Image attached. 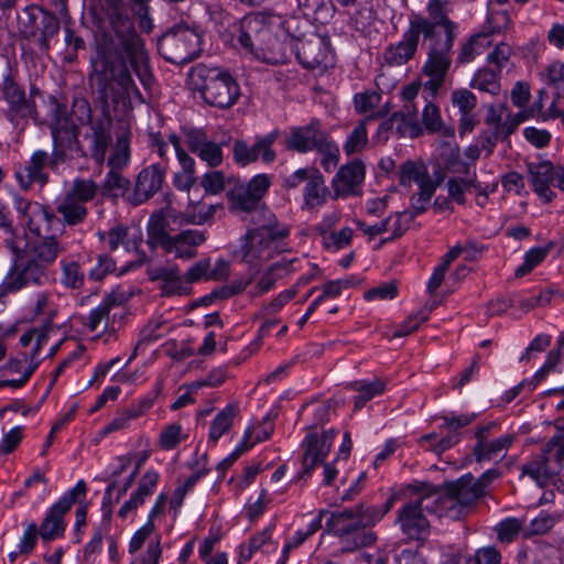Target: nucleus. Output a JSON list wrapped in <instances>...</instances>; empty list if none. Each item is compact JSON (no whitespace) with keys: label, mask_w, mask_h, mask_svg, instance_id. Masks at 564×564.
<instances>
[{"label":"nucleus","mask_w":564,"mask_h":564,"mask_svg":"<svg viewBox=\"0 0 564 564\" xmlns=\"http://www.w3.org/2000/svg\"><path fill=\"white\" fill-rule=\"evenodd\" d=\"M470 486L467 477L445 484L441 489L440 517L454 520L465 517L468 508L476 501V494Z\"/></svg>","instance_id":"16"},{"label":"nucleus","mask_w":564,"mask_h":564,"mask_svg":"<svg viewBox=\"0 0 564 564\" xmlns=\"http://www.w3.org/2000/svg\"><path fill=\"white\" fill-rule=\"evenodd\" d=\"M437 186H438V182H431L429 184L420 186L419 193L412 195V197H411L412 210L409 212V220H413L416 215L426 210V205L431 200L432 196L434 195Z\"/></svg>","instance_id":"52"},{"label":"nucleus","mask_w":564,"mask_h":564,"mask_svg":"<svg viewBox=\"0 0 564 564\" xmlns=\"http://www.w3.org/2000/svg\"><path fill=\"white\" fill-rule=\"evenodd\" d=\"M315 150L322 155L321 164L326 171H332L338 164L339 149L335 142L329 140L327 133L318 142Z\"/></svg>","instance_id":"54"},{"label":"nucleus","mask_w":564,"mask_h":564,"mask_svg":"<svg viewBox=\"0 0 564 564\" xmlns=\"http://www.w3.org/2000/svg\"><path fill=\"white\" fill-rule=\"evenodd\" d=\"M365 176V166L361 161L355 160L341 166L333 181L337 195H347L359 185Z\"/></svg>","instance_id":"32"},{"label":"nucleus","mask_w":564,"mask_h":564,"mask_svg":"<svg viewBox=\"0 0 564 564\" xmlns=\"http://www.w3.org/2000/svg\"><path fill=\"white\" fill-rule=\"evenodd\" d=\"M400 183L402 185L410 184L412 182L420 186L434 182L429 175L424 165H417L414 162L408 161L400 166Z\"/></svg>","instance_id":"48"},{"label":"nucleus","mask_w":564,"mask_h":564,"mask_svg":"<svg viewBox=\"0 0 564 564\" xmlns=\"http://www.w3.org/2000/svg\"><path fill=\"white\" fill-rule=\"evenodd\" d=\"M193 76L203 80L202 96L213 107L230 108L240 96L239 85L227 72L217 68L196 67Z\"/></svg>","instance_id":"8"},{"label":"nucleus","mask_w":564,"mask_h":564,"mask_svg":"<svg viewBox=\"0 0 564 564\" xmlns=\"http://www.w3.org/2000/svg\"><path fill=\"white\" fill-rule=\"evenodd\" d=\"M199 35L184 25H175L158 40V51L167 62L185 64L199 53Z\"/></svg>","instance_id":"10"},{"label":"nucleus","mask_w":564,"mask_h":564,"mask_svg":"<svg viewBox=\"0 0 564 564\" xmlns=\"http://www.w3.org/2000/svg\"><path fill=\"white\" fill-rule=\"evenodd\" d=\"M351 387L358 392V395L355 398V410H360L368 401L384 391L386 382L376 379L371 382H355Z\"/></svg>","instance_id":"49"},{"label":"nucleus","mask_w":564,"mask_h":564,"mask_svg":"<svg viewBox=\"0 0 564 564\" xmlns=\"http://www.w3.org/2000/svg\"><path fill=\"white\" fill-rule=\"evenodd\" d=\"M550 248L539 247L530 249L524 256V262L516 270L514 275L517 278H522L531 270L536 267L540 262L544 260L546 254L549 253Z\"/></svg>","instance_id":"61"},{"label":"nucleus","mask_w":564,"mask_h":564,"mask_svg":"<svg viewBox=\"0 0 564 564\" xmlns=\"http://www.w3.org/2000/svg\"><path fill=\"white\" fill-rule=\"evenodd\" d=\"M427 41V58L422 67V73L429 77L425 87L436 94L443 86L452 66V48L455 40L434 39Z\"/></svg>","instance_id":"14"},{"label":"nucleus","mask_w":564,"mask_h":564,"mask_svg":"<svg viewBox=\"0 0 564 564\" xmlns=\"http://www.w3.org/2000/svg\"><path fill=\"white\" fill-rule=\"evenodd\" d=\"M500 28H491L488 26L485 31L480 32L477 35L471 36L460 48L459 55H458V62L459 63H469L474 59L476 55V45L480 44L481 46L489 45V42L480 43L481 40L486 41L490 34L498 32Z\"/></svg>","instance_id":"55"},{"label":"nucleus","mask_w":564,"mask_h":564,"mask_svg":"<svg viewBox=\"0 0 564 564\" xmlns=\"http://www.w3.org/2000/svg\"><path fill=\"white\" fill-rule=\"evenodd\" d=\"M29 19L36 30L50 39L54 37L59 31L58 19L46 11H40L39 14L30 13Z\"/></svg>","instance_id":"56"},{"label":"nucleus","mask_w":564,"mask_h":564,"mask_svg":"<svg viewBox=\"0 0 564 564\" xmlns=\"http://www.w3.org/2000/svg\"><path fill=\"white\" fill-rule=\"evenodd\" d=\"M53 151L50 154L51 171H57L59 165L66 163L68 159V150L78 141L77 127L65 122H58L52 129Z\"/></svg>","instance_id":"23"},{"label":"nucleus","mask_w":564,"mask_h":564,"mask_svg":"<svg viewBox=\"0 0 564 564\" xmlns=\"http://www.w3.org/2000/svg\"><path fill=\"white\" fill-rule=\"evenodd\" d=\"M227 195L234 212L252 213L253 215L259 209L260 200L245 185L235 186Z\"/></svg>","instance_id":"41"},{"label":"nucleus","mask_w":564,"mask_h":564,"mask_svg":"<svg viewBox=\"0 0 564 564\" xmlns=\"http://www.w3.org/2000/svg\"><path fill=\"white\" fill-rule=\"evenodd\" d=\"M110 108L107 105L100 106L101 115L89 121V129L84 134L86 149L82 150L83 156L91 159L99 166H102L107 161V151L112 141Z\"/></svg>","instance_id":"13"},{"label":"nucleus","mask_w":564,"mask_h":564,"mask_svg":"<svg viewBox=\"0 0 564 564\" xmlns=\"http://www.w3.org/2000/svg\"><path fill=\"white\" fill-rule=\"evenodd\" d=\"M57 213L62 216L63 221L68 226H76L86 219L88 210L86 206L64 196L63 200L56 207Z\"/></svg>","instance_id":"42"},{"label":"nucleus","mask_w":564,"mask_h":564,"mask_svg":"<svg viewBox=\"0 0 564 564\" xmlns=\"http://www.w3.org/2000/svg\"><path fill=\"white\" fill-rule=\"evenodd\" d=\"M115 37L105 40L99 45L97 56L91 61L93 70L89 75L90 86L97 95V101L100 106L117 107V105L132 97L141 98L139 89L135 87L131 74L128 69L126 58H128L139 80L144 87L152 82V74L149 66V59L144 51L142 41L140 46L144 56V63L148 70L147 80H142L137 72V65L121 44L117 33Z\"/></svg>","instance_id":"1"},{"label":"nucleus","mask_w":564,"mask_h":564,"mask_svg":"<svg viewBox=\"0 0 564 564\" xmlns=\"http://www.w3.org/2000/svg\"><path fill=\"white\" fill-rule=\"evenodd\" d=\"M421 34L409 23V28L403 33L402 40L395 44L389 45L383 57L387 64L391 66H401L412 59L417 51Z\"/></svg>","instance_id":"25"},{"label":"nucleus","mask_w":564,"mask_h":564,"mask_svg":"<svg viewBox=\"0 0 564 564\" xmlns=\"http://www.w3.org/2000/svg\"><path fill=\"white\" fill-rule=\"evenodd\" d=\"M59 282L66 289L82 288L85 282V273L80 264L75 260H62Z\"/></svg>","instance_id":"46"},{"label":"nucleus","mask_w":564,"mask_h":564,"mask_svg":"<svg viewBox=\"0 0 564 564\" xmlns=\"http://www.w3.org/2000/svg\"><path fill=\"white\" fill-rule=\"evenodd\" d=\"M528 170L534 192L543 202H551L554 193L551 191L550 184L553 185L555 174L552 163L549 161L530 163Z\"/></svg>","instance_id":"30"},{"label":"nucleus","mask_w":564,"mask_h":564,"mask_svg":"<svg viewBox=\"0 0 564 564\" xmlns=\"http://www.w3.org/2000/svg\"><path fill=\"white\" fill-rule=\"evenodd\" d=\"M398 522L403 533L410 539L421 540L429 534L430 523L420 507H416L413 501L399 510Z\"/></svg>","instance_id":"27"},{"label":"nucleus","mask_w":564,"mask_h":564,"mask_svg":"<svg viewBox=\"0 0 564 564\" xmlns=\"http://www.w3.org/2000/svg\"><path fill=\"white\" fill-rule=\"evenodd\" d=\"M513 440L514 437L512 435L506 434L496 440L476 442L473 448L476 462H490L498 457H505L507 451L512 445Z\"/></svg>","instance_id":"34"},{"label":"nucleus","mask_w":564,"mask_h":564,"mask_svg":"<svg viewBox=\"0 0 564 564\" xmlns=\"http://www.w3.org/2000/svg\"><path fill=\"white\" fill-rule=\"evenodd\" d=\"M380 101H381V95L373 90L358 93L354 97L355 108L358 113H362V115L368 113V116H369L372 113L381 112L382 115L379 118H381L386 115V111H382V110L376 111Z\"/></svg>","instance_id":"53"},{"label":"nucleus","mask_w":564,"mask_h":564,"mask_svg":"<svg viewBox=\"0 0 564 564\" xmlns=\"http://www.w3.org/2000/svg\"><path fill=\"white\" fill-rule=\"evenodd\" d=\"M238 412V405L230 403L216 415L209 430V440L212 442L216 443L225 433L230 430L234 419L237 416Z\"/></svg>","instance_id":"43"},{"label":"nucleus","mask_w":564,"mask_h":564,"mask_svg":"<svg viewBox=\"0 0 564 564\" xmlns=\"http://www.w3.org/2000/svg\"><path fill=\"white\" fill-rule=\"evenodd\" d=\"M65 251L59 240H34L19 251L11 250L13 264L4 278L6 290L18 292L25 288L44 285L50 276L47 268Z\"/></svg>","instance_id":"2"},{"label":"nucleus","mask_w":564,"mask_h":564,"mask_svg":"<svg viewBox=\"0 0 564 564\" xmlns=\"http://www.w3.org/2000/svg\"><path fill=\"white\" fill-rule=\"evenodd\" d=\"M555 522V517L541 512L538 517L532 519L527 527H524L523 534L524 536L544 534L554 527Z\"/></svg>","instance_id":"64"},{"label":"nucleus","mask_w":564,"mask_h":564,"mask_svg":"<svg viewBox=\"0 0 564 564\" xmlns=\"http://www.w3.org/2000/svg\"><path fill=\"white\" fill-rule=\"evenodd\" d=\"M325 133L321 129V121L313 119L304 127L292 129L286 140V147L301 153L308 152L317 147Z\"/></svg>","instance_id":"29"},{"label":"nucleus","mask_w":564,"mask_h":564,"mask_svg":"<svg viewBox=\"0 0 564 564\" xmlns=\"http://www.w3.org/2000/svg\"><path fill=\"white\" fill-rule=\"evenodd\" d=\"M296 4L304 17L321 24L327 23L335 12L330 0H296Z\"/></svg>","instance_id":"39"},{"label":"nucleus","mask_w":564,"mask_h":564,"mask_svg":"<svg viewBox=\"0 0 564 564\" xmlns=\"http://www.w3.org/2000/svg\"><path fill=\"white\" fill-rule=\"evenodd\" d=\"M446 6V0H430L426 8L429 17L415 15L409 23L424 40H455L457 25L448 18Z\"/></svg>","instance_id":"12"},{"label":"nucleus","mask_w":564,"mask_h":564,"mask_svg":"<svg viewBox=\"0 0 564 564\" xmlns=\"http://www.w3.org/2000/svg\"><path fill=\"white\" fill-rule=\"evenodd\" d=\"M297 262H300L297 259H282L281 261L271 264L260 276L256 284L254 291L250 292L251 295L259 296L270 291L276 280L296 270L294 264Z\"/></svg>","instance_id":"35"},{"label":"nucleus","mask_w":564,"mask_h":564,"mask_svg":"<svg viewBox=\"0 0 564 564\" xmlns=\"http://www.w3.org/2000/svg\"><path fill=\"white\" fill-rule=\"evenodd\" d=\"M471 87L481 91L497 94L499 84L497 80V72L495 69H479L473 80Z\"/></svg>","instance_id":"60"},{"label":"nucleus","mask_w":564,"mask_h":564,"mask_svg":"<svg viewBox=\"0 0 564 564\" xmlns=\"http://www.w3.org/2000/svg\"><path fill=\"white\" fill-rule=\"evenodd\" d=\"M381 518L382 512L379 508L358 505L352 509L332 512L326 521V528L341 539L345 551L352 552L376 541L375 533L368 527Z\"/></svg>","instance_id":"3"},{"label":"nucleus","mask_w":564,"mask_h":564,"mask_svg":"<svg viewBox=\"0 0 564 564\" xmlns=\"http://www.w3.org/2000/svg\"><path fill=\"white\" fill-rule=\"evenodd\" d=\"M417 115L419 107L415 101H404L402 109L393 113V119H399L397 132L400 137L415 139L423 135Z\"/></svg>","instance_id":"33"},{"label":"nucleus","mask_w":564,"mask_h":564,"mask_svg":"<svg viewBox=\"0 0 564 564\" xmlns=\"http://www.w3.org/2000/svg\"><path fill=\"white\" fill-rule=\"evenodd\" d=\"M141 241L140 232L135 230L133 234H130L129 229L122 225L111 228L108 232V245L111 250H117L119 246H124L127 250L131 248L137 249Z\"/></svg>","instance_id":"44"},{"label":"nucleus","mask_w":564,"mask_h":564,"mask_svg":"<svg viewBox=\"0 0 564 564\" xmlns=\"http://www.w3.org/2000/svg\"><path fill=\"white\" fill-rule=\"evenodd\" d=\"M106 3V15L111 30L115 31L127 52L137 65V72L142 80H147L148 70L144 56L140 46V37L137 34L133 23L126 10L123 0H104Z\"/></svg>","instance_id":"7"},{"label":"nucleus","mask_w":564,"mask_h":564,"mask_svg":"<svg viewBox=\"0 0 564 564\" xmlns=\"http://www.w3.org/2000/svg\"><path fill=\"white\" fill-rule=\"evenodd\" d=\"M349 7L355 8V12H349L356 30H362L370 25L373 21V10L367 0H358L350 3Z\"/></svg>","instance_id":"58"},{"label":"nucleus","mask_w":564,"mask_h":564,"mask_svg":"<svg viewBox=\"0 0 564 564\" xmlns=\"http://www.w3.org/2000/svg\"><path fill=\"white\" fill-rule=\"evenodd\" d=\"M564 460V438L553 436L530 462L522 465V475L530 476L543 487L552 482L560 475Z\"/></svg>","instance_id":"9"},{"label":"nucleus","mask_w":564,"mask_h":564,"mask_svg":"<svg viewBox=\"0 0 564 564\" xmlns=\"http://www.w3.org/2000/svg\"><path fill=\"white\" fill-rule=\"evenodd\" d=\"M0 228L3 229V241L10 250L19 251L26 246V235H18L12 226V220L3 206H0Z\"/></svg>","instance_id":"51"},{"label":"nucleus","mask_w":564,"mask_h":564,"mask_svg":"<svg viewBox=\"0 0 564 564\" xmlns=\"http://www.w3.org/2000/svg\"><path fill=\"white\" fill-rule=\"evenodd\" d=\"M0 94L8 105L6 117L15 127L23 126L29 119L37 121L39 113L35 99L41 96L39 88L31 87L28 93L23 84L8 74L0 82Z\"/></svg>","instance_id":"6"},{"label":"nucleus","mask_w":564,"mask_h":564,"mask_svg":"<svg viewBox=\"0 0 564 564\" xmlns=\"http://www.w3.org/2000/svg\"><path fill=\"white\" fill-rule=\"evenodd\" d=\"M175 217L171 212H156L151 215L148 223V243L154 249L156 247H166L173 236L170 235L171 220Z\"/></svg>","instance_id":"31"},{"label":"nucleus","mask_w":564,"mask_h":564,"mask_svg":"<svg viewBox=\"0 0 564 564\" xmlns=\"http://www.w3.org/2000/svg\"><path fill=\"white\" fill-rule=\"evenodd\" d=\"M48 171H51L50 154L44 150H36L30 160L15 172V177L23 189H29L34 184L43 187L48 183Z\"/></svg>","instance_id":"20"},{"label":"nucleus","mask_w":564,"mask_h":564,"mask_svg":"<svg viewBox=\"0 0 564 564\" xmlns=\"http://www.w3.org/2000/svg\"><path fill=\"white\" fill-rule=\"evenodd\" d=\"M205 240L203 231L187 229L174 235L163 250L176 259L191 260L197 256V247Z\"/></svg>","instance_id":"26"},{"label":"nucleus","mask_w":564,"mask_h":564,"mask_svg":"<svg viewBox=\"0 0 564 564\" xmlns=\"http://www.w3.org/2000/svg\"><path fill=\"white\" fill-rule=\"evenodd\" d=\"M251 221L258 226L253 230L265 232L267 237L274 241L289 236V228L281 225L276 216L265 208L256 210L251 217Z\"/></svg>","instance_id":"37"},{"label":"nucleus","mask_w":564,"mask_h":564,"mask_svg":"<svg viewBox=\"0 0 564 564\" xmlns=\"http://www.w3.org/2000/svg\"><path fill=\"white\" fill-rule=\"evenodd\" d=\"M420 123L423 128V132L440 133L445 138L454 137V128L444 123L440 108L431 101L424 100L422 120Z\"/></svg>","instance_id":"38"},{"label":"nucleus","mask_w":564,"mask_h":564,"mask_svg":"<svg viewBox=\"0 0 564 564\" xmlns=\"http://www.w3.org/2000/svg\"><path fill=\"white\" fill-rule=\"evenodd\" d=\"M440 500H441V489H435L430 486H424V490L421 497L413 501L416 507H420V510L424 513V511L429 513H434L440 517Z\"/></svg>","instance_id":"59"},{"label":"nucleus","mask_w":564,"mask_h":564,"mask_svg":"<svg viewBox=\"0 0 564 564\" xmlns=\"http://www.w3.org/2000/svg\"><path fill=\"white\" fill-rule=\"evenodd\" d=\"M334 436V430L326 431L322 435L308 433L305 436L303 441L302 477L311 475L315 466L324 462L330 451Z\"/></svg>","instance_id":"21"},{"label":"nucleus","mask_w":564,"mask_h":564,"mask_svg":"<svg viewBox=\"0 0 564 564\" xmlns=\"http://www.w3.org/2000/svg\"><path fill=\"white\" fill-rule=\"evenodd\" d=\"M98 189L99 186L95 181L90 178H76L65 195L85 205L96 197Z\"/></svg>","instance_id":"50"},{"label":"nucleus","mask_w":564,"mask_h":564,"mask_svg":"<svg viewBox=\"0 0 564 564\" xmlns=\"http://www.w3.org/2000/svg\"><path fill=\"white\" fill-rule=\"evenodd\" d=\"M381 115V112L369 115L356 124L344 144L346 154L359 153L366 148L368 144L367 122L379 118Z\"/></svg>","instance_id":"40"},{"label":"nucleus","mask_w":564,"mask_h":564,"mask_svg":"<svg viewBox=\"0 0 564 564\" xmlns=\"http://www.w3.org/2000/svg\"><path fill=\"white\" fill-rule=\"evenodd\" d=\"M527 118L528 116L523 111L518 112L514 116H509L508 119L503 122L501 121V118L498 117L496 120L495 139H507Z\"/></svg>","instance_id":"62"},{"label":"nucleus","mask_w":564,"mask_h":564,"mask_svg":"<svg viewBox=\"0 0 564 564\" xmlns=\"http://www.w3.org/2000/svg\"><path fill=\"white\" fill-rule=\"evenodd\" d=\"M271 544V531L269 529H265L259 534L252 536L249 540L248 545L240 546L239 564H245L246 562L250 561L254 552Z\"/></svg>","instance_id":"57"},{"label":"nucleus","mask_w":564,"mask_h":564,"mask_svg":"<svg viewBox=\"0 0 564 564\" xmlns=\"http://www.w3.org/2000/svg\"><path fill=\"white\" fill-rule=\"evenodd\" d=\"M86 484L79 480L74 488L68 490L63 497L55 502L46 513L44 520L39 528L40 536L43 541H52L64 534L65 522L64 516L72 508V506L80 497L86 495Z\"/></svg>","instance_id":"17"},{"label":"nucleus","mask_w":564,"mask_h":564,"mask_svg":"<svg viewBox=\"0 0 564 564\" xmlns=\"http://www.w3.org/2000/svg\"><path fill=\"white\" fill-rule=\"evenodd\" d=\"M460 441V434L458 432H448L445 436L437 440L436 433L425 434L420 438V443L423 445L427 443L426 449L441 456L444 452L453 448Z\"/></svg>","instance_id":"47"},{"label":"nucleus","mask_w":564,"mask_h":564,"mask_svg":"<svg viewBox=\"0 0 564 564\" xmlns=\"http://www.w3.org/2000/svg\"><path fill=\"white\" fill-rule=\"evenodd\" d=\"M227 140L216 142L210 140L202 130H191L186 133V144L191 152L196 154L202 161L206 162L210 167H217L223 163L224 145Z\"/></svg>","instance_id":"22"},{"label":"nucleus","mask_w":564,"mask_h":564,"mask_svg":"<svg viewBox=\"0 0 564 564\" xmlns=\"http://www.w3.org/2000/svg\"><path fill=\"white\" fill-rule=\"evenodd\" d=\"M14 207L30 232L39 237L37 240H57L52 234V229L59 223V219L46 206L22 197H14Z\"/></svg>","instance_id":"15"},{"label":"nucleus","mask_w":564,"mask_h":564,"mask_svg":"<svg viewBox=\"0 0 564 564\" xmlns=\"http://www.w3.org/2000/svg\"><path fill=\"white\" fill-rule=\"evenodd\" d=\"M329 189L325 185L324 177L318 170L312 171V176L303 191V203L307 210H315L323 206L329 196Z\"/></svg>","instance_id":"36"},{"label":"nucleus","mask_w":564,"mask_h":564,"mask_svg":"<svg viewBox=\"0 0 564 564\" xmlns=\"http://www.w3.org/2000/svg\"><path fill=\"white\" fill-rule=\"evenodd\" d=\"M274 240L261 230H248L240 239L236 257L253 269H259L274 256Z\"/></svg>","instance_id":"18"},{"label":"nucleus","mask_w":564,"mask_h":564,"mask_svg":"<svg viewBox=\"0 0 564 564\" xmlns=\"http://www.w3.org/2000/svg\"><path fill=\"white\" fill-rule=\"evenodd\" d=\"M118 304L119 302L117 296L115 294H108L102 302L90 312L87 322L89 329L95 332L100 327L106 328L108 325L109 313Z\"/></svg>","instance_id":"45"},{"label":"nucleus","mask_w":564,"mask_h":564,"mask_svg":"<svg viewBox=\"0 0 564 564\" xmlns=\"http://www.w3.org/2000/svg\"><path fill=\"white\" fill-rule=\"evenodd\" d=\"M148 275L151 281L161 282L162 295H183L186 293L184 279L181 270L176 264H167L148 269Z\"/></svg>","instance_id":"28"},{"label":"nucleus","mask_w":564,"mask_h":564,"mask_svg":"<svg viewBox=\"0 0 564 564\" xmlns=\"http://www.w3.org/2000/svg\"><path fill=\"white\" fill-rule=\"evenodd\" d=\"M279 137V131L274 130L265 135L257 137L256 142L249 145L245 140H235L232 145V155L236 163L246 166L261 159L264 163H272L275 158L273 143Z\"/></svg>","instance_id":"19"},{"label":"nucleus","mask_w":564,"mask_h":564,"mask_svg":"<svg viewBox=\"0 0 564 564\" xmlns=\"http://www.w3.org/2000/svg\"><path fill=\"white\" fill-rule=\"evenodd\" d=\"M452 104L460 115L473 113L477 105L476 96L468 89H456L452 93Z\"/></svg>","instance_id":"63"},{"label":"nucleus","mask_w":564,"mask_h":564,"mask_svg":"<svg viewBox=\"0 0 564 564\" xmlns=\"http://www.w3.org/2000/svg\"><path fill=\"white\" fill-rule=\"evenodd\" d=\"M299 22L295 19L286 21V31L295 40L291 47L294 50L297 61L307 69H315L321 65L327 66L329 57V44L315 32H297Z\"/></svg>","instance_id":"11"},{"label":"nucleus","mask_w":564,"mask_h":564,"mask_svg":"<svg viewBox=\"0 0 564 564\" xmlns=\"http://www.w3.org/2000/svg\"><path fill=\"white\" fill-rule=\"evenodd\" d=\"M113 133L115 143L110 148L109 155L105 162L108 172L99 189L106 197L118 198L122 197L130 187V181L122 172L131 161L132 131L124 121H120Z\"/></svg>","instance_id":"5"},{"label":"nucleus","mask_w":564,"mask_h":564,"mask_svg":"<svg viewBox=\"0 0 564 564\" xmlns=\"http://www.w3.org/2000/svg\"><path fill=\"white\" fill-rule=\"evenodd\" d=\"M238 42L258 59L268 64L288 62L285 45L274 37L264 15L260 13L246 15L240 21Z\"/></svg>","instance_id":"4"},{"label":"nucleus","mask_w":564,"mask_h":564,"mask_svg":"<svg viewBox=\"0 0 564 564\" xmlns=\"http://www.w3.org/2000/svg\"><path fill=\"white\" fill-rule=\"evenodd\" d=\"M165 169L160 164L149 165L140 171L137 176L132 203L143 204L158 193L163 184Z\"/></svg>","instance_id":"24"}]
</instances>
